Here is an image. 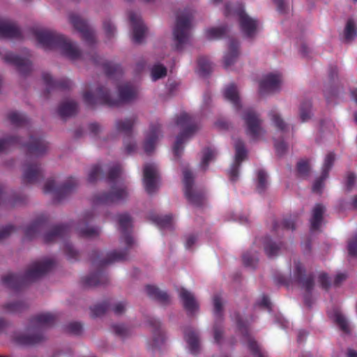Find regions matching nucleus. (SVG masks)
Instances as JSON below:
<instances>
[{
  "instance_id": "nucleus-1",
  "label": "nucleus",
  "mask_w": 357,
  "mask_h": 357,
  "mask_svg": "<svg viewBox=\"0 0 357 357\" xmlns=\"http://www.w3.org/2000/svg\"><path fill=\"white\" fill-rule=\"evenodd\" d=\"M226 16H233L239 22L243 33L248 37L252 36L259 29V23L255 19L249 17L244 11L241 3L227 5L225 10Z\"/></svg>"
},
{
  "instance_id": "nucleus-2",
  "label": "nucleus",
  "mask_w": 357,
  "mask_h": 357,
  "mask_svg": "<svg viewBox=\"0 0 357 357\" xmlns=\"http://www.w3.org/2000/svg\"><path fill=\"white\" fill-rule=\"evenodd\" d=\"M191 15L182 13L178 15L173 34L177 49H180L188 39L189 31L191 26Z\"/></svg>"
},
{
  "instance_id": "nucleus-3",
  "label": "nucleus",
  "mask_w": 357,
  "mask_h": 357,
  "mask_svg": "<svg viewBox=\"0 0 357 357\" xmlns=\"http://www.w3.org/2000/svg\"><path fill=\"white\" fill-rule=\"evenodd\" d=\"M176 124L183 129V132L176 138L173 150L176 155H178L182 149L184 141L188 139L195 131V128L190 116L186 113H182L177 118Z\"/></svg>"
},
{
  "instance_id": "nucleus-4",
  "label": "nucleus",
  "mask_w": 357,
  "mask_h": 357,
  "mask_svg": "<svg viewBox=\"0 0 357 357\" xmlns=\"http://www.w3.org/2000/svg\"><path fill=\"white\" fill-rule=\"evenodd\" d=\"M0 38L18 39L21 38V31L16 23L6 15H0Z\"/></svg>"
},
{
  "instance_id": "nucleus-5",
  "label": "nucleus",
  "mask_w": 357,
  "mask_h": 357,
  "mask_svg": "<svg viewBox=\"0 0 357 357\" xmlns=\"http://www.w3.org/2000/svg\"><path fill=\"white\" fill-rule=\"evenodd\" d=\"M282 82L279 73H268L264 76L259 83V92L261 94L275 92L280 88Z\"/></svg>"
},
{
  "instance_id": "nucleus-6",
  "label": "nucleus",
  "mask_w": 357,
  "mask_h": 357,
  "mask_svg": "<svg viewBox=\"0 0 357 357\" xmlns=\"http://www.w3.org/2000/svg\"><path fill=\"white\" fill-rule=\"evenodd\" d=\"M243 118L247 125L246 132L253 139H258L262 134L263 130L260 126V121L252 110L244 112Z\"/></svg>"
},
{
  "instance_id": "nucleus-7",
  "label": "nucleus",
  "mask_w": 357,
  "mask_h": 357,
  "mask_svg": "<svg viewBox=\"0 0 357 357\" xmlns=\"http://www.w3.org/2000/svg\"><path fill=\"white\" fill-rule=\"evenodd\" d=\"M143 183L148 193L153 192L158 187V176L156 166L146 164L144 168Z\"/></svg>"
},
{
  "instance_id": "nucleus-8",
  "label": "nucleus",
  "mask_w": 357,
  "mask_h": 357,
  "mask_svg": "<svg viewBox=\"0 0 357 357\" xmlns=\"http://www.w3.org/2000/svg\"><path fill=\"white\" fill-rule=\"evenodd\" d=\"M183 174L185 197L191 203L199 205L203 200V195L193 189L190 172L188 169H184Z\"/></svg>"
},
{
  "instance_id": "nucleus-9",
  "label": "nucleus",
  "mask_w": 357,
  "mask_h": 357,
  "mask_svg": "<svg viewBox=\"0 0 357 357\" xmlns=\"http://www.w3.org/2000/svg\"><path fill=\"white\" fill-rule=\"evenodd\" d=\"M235 146V158L234 162L231 165L229 174L231 181H235L238 177V168L241 161H243L247 155L246 151L240 141H236L234 142Z\"/></svg>"
},
{
  "instance_id": "nucleus-10",
  "label": "nucleus",
  "mask_w": 357,
  "mask_h": 357,
  "mask_svg": "<svg viewBox=\"0 0 357 357\" xmlns=\"http://www.w3.org/2000/svg\"><path fill=\"white\" fill-rule=\"evenodd\" d=\"M178 293L184 308L188 313H194L198 310V302L190 291L180 287L178 289Z\"/></svg>"
},
{
  "instance_id": "nucleus-11",
  "label": "nucleus",
  "mask_w": 357,
  "mask_h": 357,
  "mask_svg": "<svg viewBox=\"0 0 357 357\" xmlns=\"http://www.w3.org/2000/svg\"><path fill=\"white\" fill-rule=\"evenodd\" d=\"M130 18L133 29L132 39L136 43H140L145 35V26L138 15L131 14Z\"/></svg>"
},
{
  "instance_id": "nucleus-12",
  "label": "nucleus",
  "mask_w": 357,
  "mask_h": 357,
  "mask_svg": "<svg viewBox=\"0 0 357 357\" xmlns=\"http://www.w3.org/2000/svg\"><path fill=\"white\" fill-rule=\"evenodd\" d=\"M37 42L45 49H50L53 47L56 38L49 31L40 29L34 33Z\"/></svg>"
},
{
  "instance_id": "nucleus-13",
  "label": "nucleus",
  "mask_w": 357,
  "mask_h": 357,
  "mask_svg": "<svg viewBox=\"0 0 357 357\" xmlns=\"http://www.w3.org/2000/svg\"><path fill=\"white\" fill-rule=\"evenodd\" d=\"M335 160V155L333 153H328L324 160V162L322 167V175L321 180H317L313 185V190L315 192H319L322 185V180L325 179L327 177V174L331 167L333 165V163Z\"/></svg>"
},
{
  "instance_id": "nucleus-14",
  "label": "nucleus",
  "mask_w": 357,
  "mask_h": 357,
  "mask_svg": "<svg viewBox=\"0 0 357 357\" xmlns=\"http://www.w3.org/2000/svg\"><path fill=\"white\" fill-rule=\"evenodd\" d=\"M118 221L120 229L123 233H125L123 239L128 245H131L133 242L132 237L127 234L129 228L131 226V220L128 214H121L118 217Z\"/></svg>"
},
{
  "instance_id": "nucleus-15",
  "label": "nucleus",
  "mask_w": 357,
  "mask_h": 357,
  "mask_svg": "<svg viewBox=\"0 0 357 357\" xmlns=\"http://www.w3.org/2000/svg\"><path fill=\"white\" fill-rule=\"evenodd\" d=\"M238 43L236 41H231L229 44L228 50L224 56V65L226 68H229L238 59Z\"/></svg>"
},
{
  "instance_id": "nucleus-16",
  "label": "nucleus",
  "mask_w": 357,
  "mask_h": 357,
  "mask_svg": "<svg viewBox=\"0 0 357 357\" xmlns=\"http://www.w3.org/2000/svg\"><path fill=\"white\" fill-rule=\"evenodd\" d=\"M159 137L160 130L158 128H152L149 130L144 144V149L146 153H149L154 149Z\"/></svg>"
},
{
  "instance_id": "nucleus-17",
  "label": "nucleus",
  "mask_w": 357,
  "mask_h": 357,
  "mask_svg": "<svg viewBox=\"0 0 357 357\" xmlns=\"http://www.w3.org/2000/svg\"><path fill=\"white\" fill-rule=\"evenodd\" d=\"M225 98L229 100L236 108L241 107L240 97L236 86L234 84L228 85L224 91Z\"/></svg>"
},
{
  "instance_id": "nucleus-18",
  "label": "nucleus",
  "mask_w": 357,
  "mask_h": 357,
  "mask_svg": "<svg viewBox=\"0 0 357 357\" xmlns=\"http://www.w3.org/2000/svg\"><path fill=\"white\" fill-rule=\"evenodd\" d=\"M324 212V207L320 204L316 205L312 210V215L310 220L311 228L318 229L322 222V215Z\"/></svg>"
},
{
  "instance_id": "nucleus-19",
  "label": "nucleus",
  "mask_w": 357,
  "mask_h": 357,
  "mask_svg": "<svg viewBox=\"0 0 357 357\" xmlns=\"http://www.w3.org/2000/svg\"><path fill=\"white\" fill-rule=\"evenodd\" d=\"M84 100L89 104H93L96 102H107L110 105H116V102H111L107 96L102 93L101 90L96 92V95L89 93L84 94Z\"/></svg>"
},
{
  "instance_id": "nucleus-20",
  "label": "nucleus",
  "mask_w": 357,
  "mask_h": 357,
  "mask_svg": "<svg viewBox=\"0 0 357 357\" xmlns=\"http://www.w3.org/2000/svg\"><path fill=\"white\" fill-rule=\"evenodd\" d=\"M50 264L46 262H37L35 263L30 271L27 274L29 278H35L46 272Z\"/></svg>"
},
{
  "instance_id": "nucleus-21",
  "label": "nucleus",
  "mask_w": 357,
  "mask_h": 357,
  "mask_svg": "<svg viewBox=\"0 0 357 357\" xmlns=\"http://www.w3.org/2000/svg\"><path fill=\"white\" fill-rule=\"evenodd\" d=\"M145 291L149 296L158 299L160 301L165 302L169 299V296L165 292L160 291L154 285H147Z\"/></svg>"
},
{
  "instance_id": "nucleus-22",
  "label": "nucleus",
  "mask_w": 357,
  "mask_h": 357,
  "mask_svg": "<svg viewBox=\"0 0 357 357\" xmlns=\"http://www.w3.org/2000/svg\"><path fill=\"white\" fill-rule=\"evenodd\" d=\"M185 338L190 351L196 352L199 347V340L196 333L192 330H188L185 332Z\"/></svg>"
},
{
  "instance_id": "nucleus-23",
  "label": "nucleus",
  "mask_w": 357,
  "mask_h": 357,
  "mask_svg": "<svg viewBox=\"0 0 357 357\" xmlns=\"http://www.w3.org/2000/svg\"><path fill=\"white\" fill-rule=\"evenodd\" d=\"M356 25L357 22L354 19H349L347 21L344 32L346 40H349L356 36Z\"/></svg>"
},
{
  "instance_id": "nucleus-24",
  "label": "nucleus",
  "mask_w": 357,
  "mask_h": 357,
  "mask_svg": "<svg viewBox=\"0 0 357 357\" xmlns=\"http://www.w3.org/2000/svg\"><path fill=\"white\" fill-rule=\"evenodd\" d=\"M167 74V69L162 65L155 64L151 70V78L153 81H156L165 77Z\"/></svg>"
},
{
  "instance_id": "nucleus-25",
  "label": "nucleus",
  "mask_w": 357,
  "mask_h": 357,
  "mask_svg": "<svg viewBox=\"0 0 357 357\" xmlns=\"http://www.w3.org/2000/svg\"><path fill=\"white\" fill-rule=\"evenodd\" d=\"M216 151L215 149H206L203 152V155L201 162V166L205 169L208 162L212 161L216 156Z\"/></svg>"
},
{
  "instance_id": "nucleus-26",
  "label": "nucleus",
  "mask_w": 357,
  "mask_h": 357,
  "mask_svg": "<svg viewBox=\"0 0 357 357\" xmlns=\"http://www.w3.org/2000/svg\"><path fill=\"white\" fill-rule=\"evenodd\" d=\"M270 118L273 124L280 130H284L286 128L285 123L280 118V115L276 111H272L269 114Z\"/></svg>"
},
{
  "instance_id": "nucleus-27",
  "label": "nucleus",
  "mask_w": 357,
  "mask_h": 357,
  "mask_svg": "<svg viewBox=\"0 0 357 357\" xmlns=\"http://www.w3.org/2000/svg\"><path fill=\"white\" fill-rule=\"evenodd\" d=\"M134 95V90L129 86H126L120 90V100L128 101L132 98Z\"/></svg>"
},
{
  "instance_id": "nucleus-28",
  "label": "nucleus",
  "mask_w": 357,
  "mask_h": 357,
  "mask_svg": "<svg viewBox=\"0 0 357 357\" xmlns=\"http://www.w3.org/2000/svg\"><path fill=\"white\" fill-rule=\"evenodd\" d=\"M63 51L64 54L70 59L75 58L79 54L76 46L71 43H67L64 45Z\"/></svg>"
},
{
  "instance_id": "nucleus-29",
  "label": "nucleus",
  "mask_w": 357,
  "mask_h": 357,
  "mask_svg": "<svg viewBox=\"0 0 357 357\" xmlns=\"http://www.w3.org/2000/svg\"><path fill=\"white\" fill-rule=\"evenodd\" d=\"M248 344L256 357H266L265 354L261 352L259 349L257 342L250 337H248Z\"/></svg>"
},
{
  "instance_id": "nucleus-30",
  "label": "nucleus",
  "mask_w": 357,
  "mask_h": 357,
  "mask_svg": "<svg viewBox=\"0 0 357 357\" xmlns=\"http://www.w3.org/2000/svg\"><path fill=\"white\" fill-rule=\"evenodd\" d=\"M206 37L208 39L213 40L219 38L223 34V29L218 27L210 28L206 31Z\"/></svg>"
},
{
  "instance_id": "nucleus-31",
  "label": "nucleus",
  "mask_w": 357,
  "mask_h": 357,
  "mask_svg": "<svg viewBox=\"0 0 357 357\" xmlns=\"http://www.w3.org/2000/svg\"><path fill=\"white\" fill-rule=\"evenodd\" d=\"M267 175L263 170L257 172V187L259 191H262L267 185Z\"/></svg>"
},
{
  "instance_id": "nucleus-32",
  "label": "nucleus",
  "mask_w": 357,
  "mask_h": 357,
  "mask_svg": "<svg viewBox=\"0 0 357 357\" xmlns=\"http://www.w3.org/2000/svg\"><path fill=\"white\" fill-rule=\"evenodd\" d=\"M38 173V168L36 166L27 167L24 173V176L28 182H31Z\"/></svg>"
},
{
  "instance_id": "nucleus-33",
  "label": "nucleus",
  "mask_w": 357,
  "mask_h": 357,
  "mask_svg": "<svg viewBox=\"0 0 357 357\" xmlns=\"http://www.w3.org/2000/svg\"><path fill=\"white\" fill-rule=\"evenodd\" d=\"M72 22L75 27L79 29L81 32L83 33L84 36H86L89 33V30L86 26V24L84 21L79 17H74L72 19Z\"/></svg>"
},
{
  "instance_id": "nucleus-34",
  "label": "nucleus",
  "mask_w": 357,
  "mask_h": 357,
  "mask_svg": "<svg viewBox=\"0 0 357 357\" xmlns=\"http://www.w3.org/2000/svg\"><path fill=\"white\" fill-rule=\"evenodd\" d=\"M75 110V105L74 102H70L66 105H63L60 108V113L62 116L71 115Z\"/></svg>"
},
{
  "instance_id": "nucleus-35",
  "label": "nucleus",
  "mask_w": 357,
  "mask_h": 357,
  "mask_svg": "<svg viewBox=\"0 0 357 357\" xmlns=\"http://www.w3.org/2000/svg\"><path fill=\"white\" fill-rule=\"evenodd\" d=\"M310 105L309 104L303 105L300 109V118L302 121H306L310 118Z\"/></svg>"
},
{
  "instance_id": "nucleus-36",
  "label": "nucleus",
  "mask_w": 357,
  "mask_h": 357,
  "mask_svg": "<svg viewBox=\"0 0 357 357\" xmlns=\"http://www.w3.org/2000/svg\"><path fill=\"white\" fill-rule=\"evenodd\" d=\"M40 338L37 336L34 337H26L22 336L17 339V342L21 344H31L39 342Z\"/></svg>"
},
{
  "instance_id": "nucleus-37",
  "label": "nucleus",
  "mask_w": 357,
  "mask_h": 357,
  "mask_svg": "<svg viewBox=\"0 0 357 357\" xmlns=\"http://www.w3.org/2000/svg\"><path fill=\"white\" fill-rule=\"evenodd\" d=\"M298 172L301 176H305L310 169V165L307 160H301L297 165Z\"/></svg>"
},
{
  "instance_id": "nucleus-38",
  "label": "nucleus",
  "mask_w": 357,
  "mask_h": 357,
  "mask_svg": "<svg viewBox=\"0 0 357 357\" xmlns=\"http://www.w3.org/2000/svg\"><path fill=\"white\" fill-rule=\"evenodd\" d=\"M52 316L49 313H45L39 314L36 318V321L39 324L41 325H46L51 323L52 321Z\"/></svg>"
},
{
  "instance_id": "nucleus-39",
  "label": "nucleus",
  "mask_w": 357,
  "mask_h": 357,
  "mask_svg": "<svg viewBox=\"0 0 357 357\" xmlns=\"http://www.w3.org/2000/svg\"><path fill=\"white\" fill-rule=\"evenodd\" d=\"M133 125V122L130 119H126L117 123V128L120 131H128Z\"/></svg>"
},
{
  "instance_id": "nucleus-40",
  "label": "nucleus",
  "mask_w": 357,
  "mask_h": 357,
  "mask_svg": "<svg viewBox=\"0 0 357 357\" xmlns=\"http://www.w3.org/2000/svg\"><path fill=\"white\" fill-rule=\"evenodd\" d=\"M213 313L215 317H218L222 309V301L219 296H215L213 298Z\"/></svg>"
},
{
  "instance_id": "nucleus-41",
  "label": "nucleus",
  "mask_w": 357,
  "mask_h": 357,
  "mask_svg": "<svg viewBox=\"0 0 357 357\" xmlns=\"http://www.w3.org/2000/svg\"><path fill=\"white\" fill-rule=\"evenodd\" d=\"M172 218L170 215H165L163 217H160L158 220V224L161 227H168L172 225Z\"/></svg>"
},
{
  "instance_id": "nucleus-42",
  "label": "nucleus",
  "mask_w": 357,
  "mask_h": 357,
  "mask_svg": "<svg viewBox=\"0 0 357 357\" xmlns=\"http://www.w3.org/2000/svg\"><path fill=\"white\" fill-rule=\"evenodd\" d=\"M278 247L273 243H268L265 246V251L266 254L270 257H273L276 255L278 252Z\"/></svg>"
},
{
  "instance_id": "nucleus-43",
  "label": "nucleus",
  "mask_w": 357,
  "mask_h": 357,
  "mask_svg": "<svg viewBox=\"0 0 357 357\" xmlns=\"http://www.w3.org/2000/svg\"><path fill=\"white\" fill-rule=\"evenodd\" d=\"M126 195V192L124 190L119 189L112 192V194L109 196V199L112 202H116L122 199Z\"/></svg>"
},
{
  "instance_id": "nucleus-44",
  "label": "nucleus",
  "mask_w": 357,
  "mask_h": 357,
  "mask_svg": "<svg viewBox=\"0 0 357 357\" xmlns=\"http://www.w3.org/2000/svg\"><path fill=\"white\" fill-rule=\"evenodd\" d=\"M113 331L120 336H124L128 333L127 328L122 324L114 325L113 326Z\"/></svg>"
},
{
  "instance_id": "nucleus-45",
  "label": "nucleus",
  "mask_w": 357,
  "mask_h": 357,
  "mask_svg": "<svg viewBox=\"0 0 357 357\" xmlns=\"http://www.w3.org/2000/svg\"><path fill=\"white\" fill-rule=\"evenodd\" d=\"M348 250L349 255L352 256L357 255V236L349 243Z\"/></svg>"
},
{
  "instance_id": "nucleus-46",
  "label": "nucleus",
  "mask_w": 357,
  "mask_h": 357,
  "mask_svg": "<svg viewBox=\"0 0 357 357\" xmlns=\"http://www.w3.org/2000/svg\"><path fill=\"white\" fill-rule=\"evenodd\" d=\"M8 119L10 123L13 124H17L22 120V116L16 112H10L8 115Z\"/></svg>"
},
{
  "instance_id": "nucleus-47",
  "label": "nucleus",
  "mask_w": 357,
  "mask_h": 357,
  "mask_svg": "<svg viewBox=\"0 0 357 357\" xmlns=\"http://www.w3.org/2000/svg\"><path fill=\"white\" fill-rule=\"evenodd\" d=\"M335 321L340 325V326L344 331L347 330V321L346 319H344V317L337 313L335 315Z\"/></svg>"
},
{
  "instance_id": "nucleus-48",
  "label": "nucleus",
  "mask_w": 357,
  "mask_h": 357,
  "mask_svg": "<svg viewBox=\"0 0 357 357\" xmlns=\"http://www.w3.org/2000/svg\"><path fill=\"white\" fill-rule=\"evenodd\" d=\"M213 337H214L215 342L217 343H220V334H222L221 327L218 324H215L213 326Z\"/></svg>"
},
{
  "instance_id": "nucleus-49",
  "label": "nucleus",
  "mask_w": 357,
  "mask_h": 357,
  "mask_svg": "<svg viewBox=\"0 0 357 357\" xmlns=\"http://www.w3.org/2000/svg\"><path fill=\"white\" fill-rule=\"evenodd\" d=\"M197 238L194 235L187 236L185 241V246L187 249L192 248V246L196 243Z\"/></svg>"
},
{
  "instance_id": "nucleus-50",
  "label": "nucleus",
  "mask_w": 357,
  "mask_h": 357,
  "mask_svg": "<svg viewBox=\"0 0 357 357\" xmlns=\"http://www.w3.org/2000/svg\"><path fill=\"white\" fill-rule=\"evenodd\" d=\"M100 169L98 166L93 167L89 173V180L90 181H93L96 176L100 174Z\"/></svg>"
},
{
  "instance_id": "nucleus-51",
  "label": "nucleus",
  "mask_w": 357,
  "mask_h": 357,
  "mask_svg": "<svg viewBox=\"0 0 357 357\" xmlns=\"http://www.w3.org/2000/svg\"><path fill=\"white\" fill-rule=\"evenodd\" d=\"M356 181V176L353 174H349L346 178V185L348 189H350Z\"/></svg>"
},
{
  "instance_id": "nucleus-52",
  "label": "nucleus",
  "mask_w": 357,
  "mask_h": 357,
  "mask_svg": "<svg viewBox=\"0 0 357 357\" xmlns=\"http://www.w3.org/2000/svg\"><path fill=\"white\" fill-rule=\"evenodd\" d=\"M126 308V305L123 303H116L114 307H113V310L114 312L116 313V314H120L122 312H123V310H125Z\"/></svg>"
},
{
  "instance_id": "nucleus-53",
  "label": "nucleus",
  "mask_w": 357,
  "mask_h": 357,
  "mask_svg": "<svg viewBox=\"0 0 357 357\" xmlns=\"http://www.w3.org/2000/svg\"><path fill=\"white\" fill-rule=\"evenodd\" d=\"M328 276L325 273H321L318 277V281L320 282L323 287H327L328 286Z\"/></svg>"
},
{
  "instance_id": "nucleus-54",
  "label": "nucleus",
  "mask_w": 357,
  "mask_h": 357,
  "mask_svg": "<svg viewBox=\"0 0 357 357\" xmlns=\"http://www.w3.org/2000/svg\"><path fill=\"white\" fill-rule=\"evenodd\" d=\"M280 11H282L287 3V0H273Z\"/></svg>"
},
{
  "instance_id": "nucleus-55",
  "label": "nucleus",
  "mask_w": 357,
  "mask_h": 357,
  "mask_svg": "<svg viewBox=\"0 0 357 357\" xmlns=\"http://www.w3.org/2000/svg\"><path fill=\"white\" fill-rule=\"evenodd\" d=\"M91 310L93 312V315L95 317L100 315L101 313L104 312V309L102 306L94 307Z\"/></svg>"
},
{
  "instance_id": "nucleus-56",
  "label": "nucleus",
  "mask_w": 357,
  "mask_h": 357,
  "mask_svg": "<svg viewBox=\"0 0 357 357\" xmlns=\"http://www.w3.org/2000/svg\"><path fill=\"white\" fill-rule=\"evenodd\" d=\"M119 174H120L119 169L112 170L111 172V173H110V175H109V180L111 181H113L114 180H115L119 176Z\"/></svg>"
},
{
  "instance_id": "nucleus-57",
  "label": "nucleus",
  "mask_w": 357,
  "mask_h": 357,
  "mask_svg": "<svg viewBox=\"0 0 357 357\" xmlns=\"http://www.w3.org/2000/svg\"><path fill=\"white\" fill-rule=\"evenodd\" d=\"M70 330L75 333H78L81 330V326L79 324H73L70 325Z\"/></svg>"
},
{
  "instance_id": "nucleus-58",
  "label": "nucleus",
  "mask_w": 357,
  "mask_h": 357,
  "mask_svg": "<svg viewBox=\"0 0 357 357\" xmlns=\"http://www.w3.org/2000/svg\"><path fill=\"white\" fill-rule=\"evenodd\" d=\"M275 146L276 151L280 154L282 153V152L283 151V150L284 149V147H285L284 143H280V144L275 143Z\"/></svg>"
},
{
  "instance_id": "nucleus-59",
  "label": "nucleus",
  "mask_w": 357,
  "mask_h": 357,
  "mask_svg": "<svg viewBox=\"0 0 357 357\" xmlns=\"http://www.w3.org/2000/svg\"><path fill=\"white\" fill-rule=\"evenodd\" d=\"M259 304L261 305L268 307V305H269L268 298L266 296H263L259 301Z\"/></svg>"
},
{
  "instance_id": "nucleus-60",
  "label": "nucleus",
  "mask_w": 357,
  "mask_h": 357,
  "mask_svg": "<svg viewBox=\"0 0 357 357\" xmlns=\"http://www.w3.org/2000/svg\"><path fill=\"white\" fill-rule=\"evenodd\" d=\"M54 185L53 181H48L45 184V192H50L52 190V186Z\"/></svg>"
},
{
  "instance_id": "nucleus-61",
  "label": "nucleus",
  "mask_w": 357,
  "mask_h": 357,
  "mask_svg": "<svg viewBox=\"0 0 357 357\" xmlns=\"http://www.w3.org/2000/svg\"><path fill=\"white\" fill-rule=\"evenodd\" d=\"M346 278V275L344 273H339L336 275V282H340L341 280H344Z\"/></svg>"
},
{
  "instance_id": "nucleus-62",
  "label": "nucleus",
  "mask_w": 357,
  "mask_h": 357,
  "mask_svg": "<svg viewBox=\"0 0 357 357\" xmlns=\"http://www.w3.org/2000/svg\"><path fill=\"white\" fill-rule=\"evenodd\" d=\"M124 257L121 255H116V253L113 254L112 259V260H119V259H123Z\"/></svg>"
},
{
  "instance_id": "nucleus-63",
  "label": "nucleus",
  "mask_w": 357,
  "mask_h": 357,
  "mask_svg": "<svg viewBox=\"0 0 357 357\" xmlns=\"http://www.w3.org/2000/svg\"><path fill=\"white\" fill-rule=\"evenodd\" d=\"M348 357H357V352L354 350H349Z\"/></svg>"
},
{
  "instance_id": "nucleus-64",
  "label": "nucleus",
  "mask_w": 357,
  "mask_h": 357,
  "mask_svg": "<svg viewBox=\"0 0 357 357\" xmlns=\"http://www.w3.org/2000/svg\"><path fill=\"white\" fill-rule=\"evenodd\" d=\"M351 96L353 100L357 102V90H354L351 92Z\"/></svg>"
}]
</instances>
